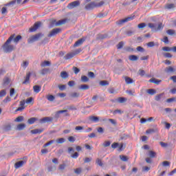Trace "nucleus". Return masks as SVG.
Wrapping results in <instances>:
<instances>
[{"mask_svg":"<svg viewBox=\"0 0 176 176\" xmlns=\"http://www.w3.org/2000/svg\"><path fill=\"white\" fill-rule=\"evenodd\" d=\"M23 120H24V117L23 116H18L16 119H15V122H23Z\"/></svg>","mask_w":176,"mask_h":176,"instance_id":"40","label":"nucleus"},{"mask_svg":"<svg viewBox=\"0 0 176 176\" xmlns=\"http://www.w3.org/2000/svg\"><path fill=\"white\" fill-rule=\"evenodd\" d=\"M163 96H164V93L157 95L155 98V101H160V100H162V97H163Z\"/></svg>","mask_w":176,"mask_h":176,"instance_id":"29","label":"nucleus"},{"mask_svg":"<svg viewBox=\"0 0 176 176\" xmlns=\"http://www.w3.org/2000/svg\"><path fill=\"white\" fill-rule=\"evenodd\" d=\"M76 174H80L82 173V168H77L74 170Z\"/></svg>","mask_w":176,"mask_h":176,"instance_id":"47","label":"nucleus"},{"mask_svg":"<svg viewBox=\"0 0 176 176\" xmlns=\"http://www.w3.org/2000/svg\"><path fill=\"white\" fill-rule=\"evenodd\" d=\"M138 28H144L146 27V23H140L138 25Z\"/></svg>","mask_w":176,"mask_h":176,"instance_id":"54","label":"nucleus"},{"mask_svg":"<svg viewBox=\"0 0 176 176\" xmlns=\"http://www.w3.org/2000/svg\"><path fill=\"white\" fill-rule=\"evenodd\" d=\"M6 96V90L3 89L0 91V98L5 97Z\"/></svg>","mask_w":176,"mask_h":176,"instance_id":"41","label":"nucleus"},{"mask_svg":"<svg viewBox=\"0 0 176 176\" xmlns=\"http://www.w3.org/2000/svg\"><path fill=\"white\" fill-rule=\"evenodd\" d=\"M69 21V19H68L59 20L55 23V25L56 27H58V25H63V24H67V23H68Z\"/></svg>","mask_w":176,"mask_h":176,"instance_id":"7","label":"nucleus"},{"mask_svg":"<svg viewBox=\"0 0 176 176\" xmlns=\"http://www.w3.org/2000/svg\"><path fill=\"white\" fill-rule=\"evenodd\" d=\"M175 8V5L174 3H170L166 6L167 9H174Z\"/></svg>","mask_w":176,"mask_h":176,"instance_id":"44","label":"nucleus"},{"mask_svg":"<svg viewBox=\"0 0 176 176\" xmlns=\"http://www.w3.org/2000/svg\"><path fill=\"white\" fill-rule=\"evenodd\" d=\"M73 57H75V54L73 52H70L67 54L65 56L64 58L65 60H71V58H73Z\"/></svg>","mask_w":176,"mask_h":176,"instance_id":"11","label":"nucleus"},{"mask_svg":"<svg viewBox=\"0 0 176 176\" xmlns=\"http://www.w3.org/2000/svg\"><path fill=\"white\" fill-rule=\"evenodd\" d=\"M68 86L70 87H72L73 86H75V81L74 80H70L68 82Z\"/></svg>","mask_w":176,"mask_h":176,"instance_id":"56","label":"nucleus"},{"mask_svg":"<svg viewBox=\"0 0 176 176\" xmlns=\"http://www.w3.org/2000/svg\"><path fill=\"white\" fill-rule=\"evenodd\" d=\"M25 162L24 161H19L15 163L14 167L15 168H20V167H23L24 166Z\"/></svg>","mask_w":176,"mask_h":176,"instance_id":"12","label":"nucleus"},{"mask_svg":"<svg viewBox=\"0 0 176 176\" xmlns=\"http://www.w3.org/2000/svg\"><path fill=\"white\" fill-rule=\"evenodd\" d=\"M147 93L151 96H155V94L156 93V90L153 89H149L147 90Z\"/></svg>","mask_w":176,"mask_h":176,"instance_id":"28","label":"nucleus"},{"mask_svg":"<svg viewBox=\"0 0 176 176\" xmlns=\"http://www.w3.org/2000/svg\"><path fill=\"white\" fill-rule=\"evenodd\" d=\"M135 16V15H133V16H128L124 19H122L121 21H120V24H124V23L131 21V20H134Z\"/></svg>","mask_w":176,"mask_h":176,"instance_id":"8","label":"nucleus"},{"mask_svg":"<svg viewBox=\"0 0 176 176\" xmlns=\"http://www.w3.org/2000/svg\"><path fill=\"white\" fill-rule=\"evenodd\" d=\"M47 100H48V101H50V102H53L54 101V100H56V97H54V96L53 95H49V96H47Z\"/></svg>","mask_w":176,"mask_h":176,"instance_id":"27","label":"nucleus"},{"mask_svg":"<svg viewBox=\"0 0 176 176\" xmlns=\"http://www.w3.org/2000/svg\"><path fill=\"white\" fill-rule=\"evenodd\" d=\"M90 87H89V85H81L79 86L78 89L80 90H89Z\"/></svg>","mask_w":176,"mask_h":176,"instance_id":"23","label":"nucleus"},{"mask_svg":"<svg viewBox=\"0 0 176 176\" xmlns=\"http://www.w3.org/2000/svg\"><path fill=\"white\" fill-rule=\"evenodd\" d=\"M54 143V140H51L44 144V148H46V146H49V145H52V144Z\"/></svg>","mask_w":176,"mask_h":176,"instance_id":"46","label":"nucleus"},{"mask_svg":"<svg viewBox=\"0 0 176 176\" xmlns=\"http://www.w3.org/2000/svg\"><path fill=\"white\" fill-rule=\"evenodd\" d=\"M73 70L74 71V74H79V72H80V69H79V68L76 67H74Z\"/></svg>","mask_w":176,"mask_h":176,"instance_id":"51","label":"nucleus"},{"mask_svg":"<svg viewBox=\"0 0 176 176\" xmlns=\"http://www.w3.org/2000/svg\"><path fill=\"white\" fill-rule=\"evenodd\" d=\"M149 28H151V30H154V28H155L156 25H155V23H148V24Z\"/></svg>","mask_w":176,"mask_h":176,"instance_id":"62","label":"nucleus"},{"mask_svg":"<svg viewBox=\"0 0 176 176\" xmlns=\"http://www.w3.org/2000/svg\"><path fill=\"white\" fill-rule=\"evenodd\" d=\"M96 163H97V164H98V166H100V167H102L103 164H102V162L101 161V160L97 159Z\"/></svg>","mask_w":176,"mask_h":176,"instance_id":"60","label":"nucleus"},{"mask_svg":"<svg viewBox=\"0 0 176 176\" xmlns=\"http://www.w3.org/2000/svg\"><path fill=\"white\" fill-rule=\"evenodd\" d=\"M148 47H153L155 46V43L153 41H151L147 43Z\"/></svg>","mask_w":176,"mask_h":176,"instance_id":"61","label":"nucleus"},{"mask_svg":"<svg viewBox=\"0 0 176 176\" xmlns=\"http://www.w3.org/2000/svg\"><path fill=\"white\" fill-rule=\"evenodd\" d=\"M60 32H61L60 28H54L50 32L47 36L48 38H52V36H56V35H57V34H60Z\"/></svg>","mask_w":176,"mask_h":176,"instance_id":"4","label":"nucleus"},{"mask_svg":"<svg viewBox=\"0 0 176 176\" xmlns=\"http://www.w3.org/2000/svg\"><path fill=\"white\" fill-rule=\"evenodd\" d=\"M162 124H164L165 125V128L167 129L168 130H169V129L171 127V124L166 122V121H162Z\"/></svg>","mask_w":176,"mask_h":176,"instance_id":"25","label":"nucleus"},{"mask_svg":"<svg viewBox=\"0 0 176 176\" xmlns=\"http://www.w3.org/2000/svg\"><path fill=\"white\" fill-rule=\"evenodd\" d=\"M38 120V118L33 117L28 120V124H34Z\"/></svg>","mask_w":176,"mask_h":176,"instance_id":"16","label":"nucleus"},{"mask_svg":"<svg viewBox=\"0 0 176 176\" xmlns=\"http://www.w3.org/2000/svg\"><path fill=\"white\" fill-rule=\"evenodd\" d=\"M86 41L85 38H80L79 40H78L74 45V47H78L82 45H83V42H85Z\"/></svg>","mask_w":176,"mask_h":176,"instance_id":"10","label":"nucleus"},{"mask_svg":"<svg viewBox=\"0 0 176 176\" xmlns=\"http://www.w3.org/2000/svg\"><path fill=\"white\" fill-rule=\"evenodd\" d=\"M50 65H52V63H50V61L49 60H45L43 62L41 63V67H50Z\"/></svg>","mask_w":176,"mask_h":176,"instance_id":"15","label":"nucleus"},{"mask_svg":"<svg viewBox=\"0 0 176 176\" xmlns=\"http://www.w3.org/2000/svg\"><path fill=\"white\" fill-rule=\"evenodd\" d=\"M89 120L91 122H94V123H97V122H98L100 120V118H98V117H97V116H89Z\"/></svg>","mask_w":176,"mask_h":176,"instance_id":"14","label":"nucleus"},{"mask_svg":"<svg viewBox=\"0 0 176 176\" xmlns=\"http://www.w3.org/2000/svg\"><path fill=\"white\" fill-rule=\"evenodd\" d=\"M31 77V72H29L26 74V77L25 80L23 82V85H27V83H30V78Z\"/></svg>","mask_w":176,"mask_h":176,"instance_id":"13","label":"nucleus"},{"mask_svg":"<svg viewBox=\"0 0 176 176\" xmlns=\"http://www.w3.org/2000/svg\"><path fill=\"white\" fill-rule=\"evenodd\" d=\"M21 1L22 0H16V1H11L10 3L8 4H6V6H9L10 5H14V3H21Z\"/></svg>","mask_w":176,"mask_h":176,"instance_id":"33","label":"nucleus"},{"mask_svg":"<svg viewBox=\"0 0 176 176\" xmlns=\"http://www.w3.org/2000/svg\"><path fill=\"white\" fill-rule=\"evenodd\" d=\"M163 56L166 57V58H171V57H173V55L168 52L164 53Z\"/></svg>","mask_w":176,"mask_h":176,"instance_id":"38","label":"nucleus"},{"mask_svg":"<svg viewBox=\"0 0 176 176\" xmlns=\"http://www.w3.org/2000/svg\"><path fill=\"white\" fill-rule=\"evenodd\" d=\"M32 101H34V98H32V97H30V98L26 99L25 102H26V104H31V102H32Z\"/></svg>","mask_w":176,"mask_h":176,"instance_id":"50","label":"nucleus"},{"mask_svg":"<svg viewBox=\"0 0 176 176\" xmlns=\"http://www.w3.org/2000/svg\"><path fill=\"white\" fill-rule=\"evenodd\" d=\"M129 59L131 61H137V60H138V56H137L135 55H131V56H129Z\"/></svg>","mask_w":176,"mask_h":176,"instance_id":"26","label":"nucleus"},{"mask_svg":"<svg viewBox=\"0 0 176 176\" xmlns=\"http://www.w3.org/2000/svg\"><path fill=\"white\" fill-rule=\"evenodd\" d=\"M148 156H150V157H156V152L153 151H150L148 152Z\"/></svg>","mask_w":176,"mask_h":176,"instance_id":"34","label":"nucleus"},{"mask_svg":"<svg viewBox=\"0 0 176 176\" xmlns=\"http://www.w3.org/2000/svg\"><path fill=\"white\" fill-rule=\"evenodd\" d=\"M68 73H67V72H60V77L63 79H67V78H68Z\"/></svg>","mask_w":176,"mask_h":176,"instance_id":"24","label":"nucleus"},{"mask_svg":"<svg viewBox=\"0 0 176 176\" xmlns=\"http://www.w3.org/2000/svg\"><path fill=\"white\" fill-rule=\"evenodd\" d=\"M113 113L114 115H117V113H119L120 115H122V113H123V111H122V110H120V109H116V110H115V111L113 112Z\"/></svg>","mask_w":176,"mask_h":176,"instance_id":"43","label":"nucleus"},{"mask_svg":"<svg viewBox=\"0 0 176 176\" xmlns=\"http://www.w3.org/2000/svg\"><path fill=\"white\" fill-rule=\"evenodd\" d=\"M41 25H42V22H41V21L36 22L34 24L33 27H32L29 29V31L30 32H35V31H36V30H38V28H41Z\"/></svg>","mask_w":176,"mask_h":176,"instance_id":"3","label":"nucleus"},{"mask_svg":"<svg viewBox=\"0 0 176 176\" xmlns=\"http://www.w3.org/2000/svg\"><path fill=\"white\" fill-rule=\"evenodd\" d=\"M68 141L69 142H75V138L74 136H69L68 138Z\"/></svg>","mask_w":176,"mask_h":176,"instance_id":"59","label":"nucleus"},{"mask_svg":"<svg viewBox=\"0 0 176 176\" xmlns=\"http://www.w3.org/2000/svg\"><path fill=\"white\" fill-rule=\"evenodd\" d=\"M151 83H155V85H159L162 82V80H157L156 78H151L149 80Z\"/></svg>","mask_w":176,"mask_h":176,"instance_id":"21","label":"nucleus"},{"mask_svg":"<svg viewBox=\"0 0 176 176\" xmlns=\"http://www.w3.org/2000/svg\"><path fill=\"white\" fill-rule=\"evenodd\" d=\"M31 133L32 134H41V133H43V129H33Z\"/></svg>","mask_w":176,"mask_h":176,"instance_id":"17","label":"nucleus"},{"mask_svg":"<svg viewBox=\"0 0 176 176\" xmlns=\"http://www.w3.org/2000/svg\"><path fill=\"white\" fill-rule=\"evenodd\" d=\"M43 36V34L38 33L36 35L32 36L30 39L28 40V43H33V42H36V41H39L40 38Z\"/></svg>","mask_w":176,"mask_h":176,"instance_id":"2","label":"nucleus"},{"mask_svg":"<svg viewBox=\"0 0 176 176\" xmlns=\"http://www.w3.org/2000/svg\"><path fill=\"white\" fill-rule=\"evenodd\" d=\"M100 86H108L109 85V82L107 80H102L100 82Z\"/></svg>","mask_w":176,"mask_h":176,"instance_id":"36","label":"nucleus"},{"mask_svg":"<svg viewBox=\"0 0 176 176\" xmlns=\"http://www.w3.org/2000/svg\"><path fill=\"white\" fill-rule=\"evenodd\" d=\"M94 8H96V3H94V2H91L90 3L87 4L85 6V9L87 10H91L94 9Z\"/></svg>","mask_w":176,"mask_h":176,"instance_id":"9","label":"nucleus"},{"mask_svg":"<svg viewBox=\"0 0 176 176\" xmlns=\"http://www.w3.org/2000/svg\"><path fill=\"white\" fill-rule=\"evenodd\" d=\"M75 130H76V131H79L80 133H81V131L85 130V127H83L82 126H77L75 127Z\"/></svg>","mask_w":176,"mask_h":176,"instance_id":"31","label":"nucleus"},{"mask_svg":"<svg viewBox=\"0 0 176 176\" xmlns=\"http://www.w3.org/2000/svg\"><path fill=\"white\" fill-rule=\"evenodd\" d=\"M15 36V34H12L6 41V43L3 45L2 47L5 53H11V52L14 50V46L13 45H10V43H12V41H13L15 45H17V43H19V42L23 39L21 35H18L16 37Z\"/></svg>","mask_w":176,"mask_h":176,"instance_id":"1","label":"nucleus"},{"mask_svg":"<svg viewBox=\"0 0 176 176\" xmlns=\"http://www.w3.org/2000/svg\"><path fill=\"white\" fill-rule=\"evenodd\" d=\"M50 122H53V118L52 117H45L43 118H41L39 120V122L41 124L43 123H49Z\"/></svg>","mask_w":176,"mask_h":176,"instance_id":"6","label":"nucleus"},{"mask_svg":"<svg viewBox=\"0 0 176 176\" xmlns=\"http://www.w3.org/2000/svg\"><path fill=\"white\" fill-rule=\"evenodd\" d=\"M47 72H49V69H43L41 71V75H46V74H47Z\"/></svg>","mask_w":176,"mask_h":176,"instance_id":"42","label":"nucleus"},{"mask_svg":"<svg viewBox=\"0 0 176 176\" xmlns=\"http://www.w3.org/2000/svg\"><path fill=\"white\" fill-rule=\"evenodd\" d=\"M16 129H17V130H24V129H25V124H19L17 125Z\"/></svg>","mask_w":176,"mask_h":176,"instance_id":"30","label":"nucleus"},{"mask_svg":"<svg viewBox=\"0 0 176 176\" xmlns=\"http://www.w3.org/2000/svg\"><path fill=\"white\" fill-rule=\"evenodd\" d=\"M162 50H164V52H170L172 48H170V47H162Z\"/></svg>","mask_w":176,"mask_h":176,"instance_id":"55","label":"nucleus"},{"mask_svg":"<svg viewBox=\"0 0 176 176\" xmlns=\"http://www.w3.org/2000/svg\"><path fill=\"white\" fill-rule=\"evenodd\" d=\"M73 159H78L79 157V153L78 152L74 153L71 155Z\"/></svg>","mask_w":176,"mask_h":176,"instance_id":"45","label":"nucleus"},{"mask_svg":"<svg viewBox=\"0 0 176 176\" xmlns=\"http://www.w3.org/2000/svg\"><path fill=\"white\" fill-rule=\"evenodd\" d=\"M175 72V69L171 66H169L168 67H166L165 69V72H166V74H171V72Z\"/></svg>","mask_w":176,"mask_h":176,"instance_id":"18","label":"nucleus"},{"mask_svg":"<svg viewBox=\"0 0 176 176\" xmlns=\"http://www.w3.org/2000/svg\"><path fill=\"white\" fill-rule=\"evenodd\" d=\"M80 96V94L78 92H73L70 94V98H78Z\"/></svg>","mask_w":176,"mask_h":176,"instance_id":"19","label":"nucleus"},{"mask_svg":"<svg viewBox=\"0 0 176 176\" xmlns=\"http://www.w3.org/2000/svg\"><path fill=\"white\" fill-rule=\"evenodd\" d=\"M162 165L164 166V167H167L170 166V162L168 161H164L162 162Z\"/></svg>","mask_w":176,"mask_h":176,"instance_id":"58","label":"nucleus"},{"mask_svg":"<svg viewBox=\"0 0 176 176\" xmlns=\"http://www.w3.org/2000/svg\"><path fill=\"white\" fill-rule=\"evenodd\" d=\"M160 144L161 145V146L162 148H167V146H168V144L163 142H160Z\"/></svg>","mask_w":176,"mask_h":176,"instance_id":"49","label":"nucleus"},{"mask_svg":"<svg viewBox=\"0 0 176 176\" xmlns=\"http://www.w3.org/2000/svg\"><path fill=\"white\" fill-rule=\"evenodd\" d=\"M124 45V43H123V41H121V42H120V43L118 44L117 48H118V49H122V47H123Z\"/></svg>","mask_w":176,"mask_h":176,"instance_id":"48","label":"nucleus"},{"mask_svg":"<svg viewBox=\"0 0 176 176\" xmlns=\"http://www.w3.org/2000/svg\"><path fill=\"white\" fill-rule=\"evenodd\" d=\"M41 89H42V87L39 85H34L33 87V90H34V93H36V94H38V93H39V91H41Z\"/></svg>","mask_w":176,"mask_h":176,"instance_id":"22","label":"nucleus"},{"mask_svg":"<svg viewBox=\"0 0 176 176\" xmlns=\"http://www.w3.org/2000/svg\"><path fill=\"white\" fill-rule=\"evenodd\" d=\"M91 162V158L90 157H86L84 160V163H90Z\"/></svg>","mask_w":176,"mask_h":176,"instance_id":"64","label":"nucleus"},{"mask_svg":"<svg viewBox=\"0 0 176 176\" xmlns=\"http://www.w3.org/2000/svg\"><path fill=\"white\" fill-rule=\"evenodd\" d=\"M124 79H125V82H126V85H130L131 83H134V80H133L132 78H131L129 77L125 76Z\"/></svg>","mask_w":176,"mask_h":176,"instance_id":"20","label":"nucleus"},{"mask_svg":"<svg viewBox=\"0 0 176 176\" xmlns=\"http://www.w3.org/2000/svg\"><path fill=\"white\" fill-rule=\"evenodd\" d=\"M81 81H82L84 83H86V82H89V78H87L86 76H82Z\"/></svg>","mask_w":176,"mask_h":176,"instance_id":"37","label":"nucleus"},{"mask_svg":"<svg viewBox=\"0 0 176 176\" xmlns=\"http://www.w3.org/2000/svg\"><path fill=\"white\" fill-rule=\"evenodd\" d=\"M57 144H64L65 142V139L64 138H60L56 140Z\"/></svg>","mask_w":176,"mask_h":176,"instance_id":"35","label":"nucleus"},{"mask_svg":"<svg viewBox=\"0 0 176 176\" xmlns=\"http://www.w3.org/2000/svg\"><path fill=\"white\" fill-rule=\"evenodd\" d=\"M28 61H24L22 64V67L23 68H27L28 67Z\"/></svg>","mask_w":176,"mask_h":176,"instance_id":"63","label":"nucleus"},{"mask_svg":"<svg viewBox=\"0 0 176 176\" xmlns=\"http://www.w3.org/2000/svg\"><path fill=\"white\" fill-rule=\"evenodd\" d=\"M166 33L168 34V35H175V30H168L166 31Z\"/></svg>","mask_w":176,"mask_h":176,"instance_id":"39","label":"nucleus"},{"mask_svg":"<svg viewBox=\"0 0 176 176\" xmlns=\"http://www.w3.org/2000/svg\"><path fill=\"white\" fill-rule=\"evenodd\" d=\"M126 93H127V94H129V96H134V93H135V91L132 90H126Z\"/></svg>","mask_w":176,"mask_h":176,"instance_id":"57","label":"nucleus"},{"mask_svg":"<svg viewBox=\"0 0 176 176\" xmlns=\"http://www.w3.org/2000/svg\"><path fill=\"white\" fill-rule=\"evenodd\" d=\"M120 159L122 162H127V160H129V157H127V156L124 155H120Z\"/></svg>","mask_w":176,"mask_h":176,"instance_id":"32","label":"nucleus"},{"mask_svg":"<svg viewBox=\"0 0 176 176\" xmlns=\"http://www.w3.org/2000/svg\"><path fill=\"white\" fill-rule=\"evenodd\" d=\"M118 102H120L121 104H122V102H124L126 101V98L120 97V98H118Z\"/></svg>","mask_w":176,"mask_h":176,"instance_id":"53","label":"nucleus"},{"mask_svg":"<svg viewBox=\"0 0 176 176\" xmlns=\"http://www.w3.org/2000/svg\"><path fill=\"white\" fill-rule=\"evenodd\" d=\"M118 146H119V143L114 142L111 144V148H113V149H116Z\"/></svg>","mask_w":176,"mask_h":176,"instance_id":"52","label":"nucleus"},{"mask_svg":"<svg viewBox=\"0 0 176 176\" xmlns=\"http://www.w3.org/2000/svg\"><path fill=\"white\" fill-rule=\"evenodd\" d=\"M78 6H80V1H73L67 5L68 9H74V8H78Z\"/></svg>","mask_w":176,"mask_h":176,"instance_id":"5","label":"nucleus"}]
</instances>
